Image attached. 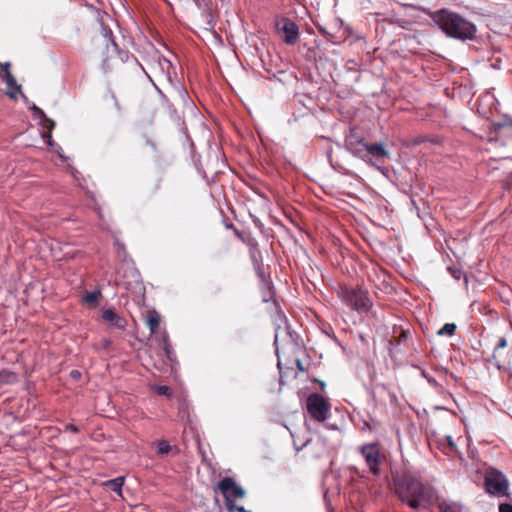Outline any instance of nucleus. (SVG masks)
<instances>
[{
  "instance_id": "1",
  "label": "nucleus",
  "mask_w": 512,
  "mask_h": 512,
  "mask_svg": "<svg viewBox=\"0 0 512 512\" xmlns=\"http://www.w3.org/2000/svg\"><path fill=\"white\" fill-rule=\"evenodd\" d=\"M392 485L394 494L414 510L426 509L436 499L435 489L409 472L393 475Z\"/></svg>"
},
{
  "instance_id": "2",
  "label": "nucleus",
  "mask_w": 512,
  "mask_h": 512,
  "mask_svg": "<svg viewBox=\"0 0 512 512\" xmlns=\"http://www.w3.org/2000/svg\"><path fill=\"white\" fill-rule=\"evenodd\" d=\"M428 15L437 27L449 38L460 41L473 40L476 38V25L456 12L442 8L430 12Z\"/></svg>"
},
{
  "instance_id": "3",
  "label": "nucleus",
  "mask_w": 512,
  "mask_h": 512,
  "mask_svg": "<svg viewBox=\"0 0 512 512\" xmlns=\"http://www.w3.org/2000/svg\"><path fill=\"white\" fill-rule=\"evenodd\" d=\"M346 147L355 157L371 165H375V162L389 157V152L385 149L384 144H369L364 141V138L353 135L346 140Z\"/></svg>"
},
{
  "instance_id": "4",
  "label": "nucleus",
  "mask_w": 512,
  "mask_h": 512,
  "mask_svg": "<svg viewBox=\"0 0 512 512\" xmlns=\"http://www.w3.org/2000/svg\"><path fill=\"white\" fill-rule=\"evenodd\" d=\"M338 297L358 313H367L373 306L369 292L359 286L340 285Z\"/></svg>"
},
{
  "instance_id": "5",
  "label": "nucleus",
  "mask_w": 512,
  "mask_h": 512,
  "mask_svg": "<svg viewBox=\"0 0 512 512\" xmlns=\"http://www.w3.org/2000/svg\"><path fill=\"white\" fill-rule=\"evenodd\" d=\"M95 22L93 24V39L97 41L98 36H101L103 41L102 45L108 48L110 45L116 47V41L113 36L112 28L117 26L116 21L108 13L96 10L94 13Z\"/></svg>"
},
{
  "instance_id": "6",
  "label": "nucleus",
  "mask_w": 512,
  "mask_h": 512,
  "mask_svg": "<svg viewBox=\"0 0 512 512\" xmlns=\"http://www.w3.org/2000/svg\"><path fill=\"white\" fill-rule=\"evenodd\" d=\"M484 486L488 494L503 497L508 495L509 481L498 469L489 467L484 473Z\"/></svg>"
},
{
  "instance_id": "7",
  "label": "nucleus",
  "mask_w": 512,
  "mask_h": 512,
  "mask_svg": "<svg viewBox=\"0 0 512 512\" xmlns=\"http://www.w3.org/2000/svg\"><path fill=\"white\" fill-rule=\"evenodd\" d=\"M359 452L364 458L369 472L374 476L380 475L381 465L384 463L386 457L381 452L379 442L363 444L359 447Z\"/></svg>"
},
{
  "instance_id": "8",
  "label": "nucleus",
  "mask_w": 512,
  "mask_h": 512,
  "mask_svg": "<svg viewBox=\"0 0 512 512\" xmlns=\"http://www.w3.org/2000/svg\"><path fill=\"white\" fill-rule=\"evenodd\" d=\"M306 409L313 420L324 422L330 416L331 404L323 395L312 393L306 399Z\"/></svg>"
},
{
  "instance_id": "9",
  "label": "nucleus",
  "mask_w": 512,
  "mask_h": 512,
  "mask_svg": "<svg viewBox=\"0 0 512 512\" xmlns=\"http://www.w3.org/2000/svg\"><path fill=\"white\" fill-rule=\"evenodd\" d=\"M217 488L224 496L227 509L236 507L235 500L242 499L246 495L245 490L231 477L221 479Z\"/></svg>"
},
{
  "instance_id": "10",
  "label": "nucleus",
  "mask_w": 512,
  "mask_h": 512,
  "mask_svg": "<svg viewBox=\"0 0 512 512\" xmlns=\"http://www.w3.org/2000/svg\"><path fill=\"white\" fill-rule=\"evenodd\" d=\"M275 27L284 43L287 45L297 43L299 39V28L293 20L286 17L278 18L275 22Z\"/></svg>"
},
{
  "instance_id": "11",
  "label": "nucleus",
  "mask_w": 512,
  "mask_h": 512,
  "mask_svg": "<svg viewBox=\"0 0 512 512\" xmlns=\"http://www.w3.org/2000/svg\"><path fill=\"white\" fill-rule=\"evenodd\" d=\"M102 319L109 323L112 327H115L119 330H125L127 326L126 319L116 313L112 308H107L102 311Z\"/></svg>"
},
{
  "instance_id": "12",
  "label": "nucleus",
  "mask_w": 512,
  "mask_h": 512,
  "mask_svg": "<svg viewBox=\"0 0 512 512\" xmlns=\"http://www.w3.org/2000/svg\"><path fill=\"white\" fill-rule=\"evenodd\" d=\"M113 48L117 52V56L122 63H128L133 67L135 71H142L144 74L147 75L145 69L133 54H131L127 50L120 49L117 43L116 47Z\"/></svg>"
},
{
  "instance_id": "13",
  "label": "nucleus",
  "mask_w": 512,
  "mask_h": 512,
  "mask_svg": "<svg viewBox=\"0 0 512 512\" xmlns=\"http://www.w3.org/2000/svg\"><path fill=\"white\" fill-rule=\"evenodd\" d=\"M30 110L33 111V115L39 119L42 120V125L44 128H46L47 130H50L52 131L55 127V122L53 120H51L50 118H48L44 111L42 109H40L39 107H37L35 104H33L31 107H30Z\"/></svg>"
},
{
  "instance_id": "14",
  "label": "nucleus",
  "mask_w": 512,
  "mask_h": 512,
  "mask_svg": "<svg viewBox=\"0 0 512 512\" xmlns=\"http://www.w3.org/2000/svg\"><path fill=\"white\" fill-rule=\"evenodd\" d=\"M258 256H259V252H257V251L251 252V258L254 263L256 275L259 278L260 282L264 283L267 286L268 284H267V279L265 276L264 266H263L262 262L258 260Z\"/></svg>"
},
{
  "instance_id": "15",
  "label": "nucleus",
  "mask_w": 512,
  "mask_h": 512,
  "mask_svg": "<svg viewBox=\"0 0 512 512\" xmlns=\"http://www.w3.org/2000/svg\"><path fill=\"white\" fill-rule=\"evenodd\" d=\"M261 283V288L263 290V296H262V299H263V302H269V301H273L274 305L276 306L277 310H279V307H278V304L276 302V300L274 299V292H273V284L271 281L267 280V286L260 282ZM280 313V311H278Z\"/></svg>"
},
{
  "instance_id": "16",
  "label": "nucleus",
  "mask_w": 512,
  "mask_h": 512,
  "mask_svg": "<svg viewBox=\"0 0 512 512\" xmlns=\"http://www.w3.org/2000/svg\"><path fill=\"white\" fill-rule=\"evenodd\" d=\"M124 480H125V478L123 476H120V477L105 481L103 483V485L105 487L111 489L112 491L118 493L119 495H121Z\"/></svg>"
},
{
  "instance_id": "17",
  "label": "nucleus",
  "mask_w": 512,
  "mask_h": 512,
  "mask_svg": "<svg viewBox=\"0 0 512 512\" xmlns=\"http://www.w3.org/2000/svg\"><path fill=\"white\" fill-rule=\"evenodd\" d=\"M147 325L150 329V332L153 334L157 331L160 325V316L158 313L154 312L148 315L147 317Z\"/></svg>"
},
{
  "instance_id": "18",
  "label": "nucleus",
  "mask_w": 512,
  "mask_h": 512,
  "mask_svg": "<svg viewBox=\"0 0 512 512\" xmlns=\"http://www.w3.org/2000/svg\"><path fill=\"white\" fill-rule=\"evenodd\" d=\"M100 297V291L89 292L83 296V302H85L88 305L95 306L98 303Z\"/></svg>"
},
{
  "instance_id": "19",
  "label": "nucleus",
  "mask_w": 512,
  "mask_h": 512,
  "mask_svg": "<svg viewBox=\"0 0 512 512\" xmlns=\"http://www.w3.org/2000/svg\"><path fill=\"white\" fill-rule=\"evenodd\" d=\"M456 325L454 323H446L439 331L438 335L453 336L456 331Z\"/></svg>"
},
{
  "instance_id": "20",
  "label": "nucleus",
  "mask_w": 512,
  "mask_h": 512,
  "mask_svg": "<svg viewBox=\"0 0 512 512\" xmlns=\"http://www.w3.org/2000/svg\"><path fill=\"white\" fill-rule=\"evenodd\" d=\"M172 450L171 445L166 440H161L157 444V453L159 455H166Z\"/></svg>"
},
{
  "instance_id": "21",
  "label": "nucleus",
  "mask_w": 512,
  "mask_h": 512,
  "mask_svg": "<svg viewBox=\"0 0 512 512\" xmlns=\"http://www.w3.org/2000/svg\"><path fill=\"white\" fill-rule=\"evenodd\" d=\"M16 380V374L13 372L2 371L0 372V383H11Z\"/></svg>"
},
{
  "instance_id": "22",
  "label": "nucleus",
  "mask_w": 512,
  "mask_h": 512,
  "mask_svg": "<svg viewBox=\"0 0 512 512\" xmlns=\"http://www.w3.org/2000/svg\"><path fill=\"white\" fill-rule=\"evenodd\" d=\"M155 392L160 396L170 397L172 395V391L170 387L165 385H158L154 387Z\"/></svg>"
},
{
  "instance_id": "23",
  "label": "nucleus",
  "mask_w": 512,
  "mask_h": 512,
  "mask_svg": "<svg viewBox=\"0 0 512 512\" xmlns=\"http://www.w3.org/2000/svg\"><path fill=\"white\" fill-rule=\"evenodd\" d=\"M506 127H512V118H504L502 121L494 123L495 130H500Z\"/></svg>"
},
{
  "instance_id": "24",
  "label": "nucleus",
  "mask_w": 512,
  "mask_h": 512,
  "mask_svg": "<svg viewBox=\"0 0 512 512\" xmlns=\"http://www.w3.org/2000/svg\"><path fill=\"white\" fill-rule=\"evenodd\" d=\"M3 79L6 81L8 86L20 89V86L17 85L16 80L10 71H6V75H4Z\"/></svg>"
},
{
  "instance_id": "25",
  "label": "nucleus",
  "mask_w": 512,
  "mask_h": 512,
  "mask_svg": "<svg viewBox=\"0 0 512 512\" xmlns=\"http://www.w3.org/2000/svg\"><path fill=\"white\" fill-rule=\"evenodd\" d=\"M313 444V441L312 439H307L304 443H302L301 445H298V443L296 441H294V448L297 452L303 450L305 447H308L310 445Z\"/></svg>"
},
{
  "instance_id": "26",
  "label": "nucleus",
  "mask_w": 512,
  "mask_h": 512,
  "mask_svg": "<svg viewBox=\"0 0 512 512\" xmlns=\"http://www.w3.org/2000/svg\"><path fill=\"white\" fill-rule=\"evenodd\" d=\"M164 350L166 352V355L168 357H170V353H171L172 349H171V345L169 343V339H168L167 335L164 336Z\"/></svg>"
},
{
  "instance_id": "27",
  "label": "nucleus",
  "mask_w": 512,
  "mask_h": 512,
  "mask_svg": "<svg viewBox=\"0 0 512 512\" xmlns=\"http://www.w3.org/2000/svg\"><path fill=\"white\" fill-rule=\"evenodd\" d=\"M499 512H512V504H508V503L500 504Z\"/></svg>"
},
{
  "instance_id": "28",
  "label": "nucleus",
  "mask_w": 512,
  "mask_h": 512,
  "mask_svg": "<svg viewBox=\"0 0 512 512\" xmlns=\"http://www.w3.org/2000/svg\"><path fill=\"white\" fill-rule=\"evenodd\" d=\"M506 346H507L506 338L501 337V338H499L498 343L496 344L495 350L505 348Z\"/></svg>"
},
{
  "instance_id": "29",
  "label": "nucleus",
  "mask_w": 512,
  "mask_h": 512,
  "mask_svg": "<svg viewBox=\"0 0 512 512\" xmlns=\"http://www.w3.org/2000/svg\"><path fill=\"white\" fill-rule=\"evenodd\" d=\"M51 132H52V131L48 130V133H47V134H43V135H42V137H43L44 139H47V140H46V143H47L49 146H51V145L53 144V143H52V136H51Z\"/></svg>"
},
{
  "instance_id": "30",
  "label": "nucleus",
  "mask_w": 512,
  "mask_h": 512,
  "mask_svg": "<svg viewBox=\"0 0 512 512\" xmlns=\"http://www.w3.org/2000/svg\"><path fill=\"white\" fill-rule=\"evenodd\" d=\"M229 512H251V511H247L244 506H238L236 505V507H233L232 509H228Z\"/></svg>"
},
{
  "instance_id": "31",
  "label": "nucleus",
  "mask_w": 512,
  "mask_h": 512,
  "mask_svg": "<svg viewBox=\"0 0 512 512\" xmlns=\"http://www.w3.org/2000/svg\"><path fill=\"white\" fill-rule=\"evenodd\" d=\"M445 440H446L447 445L449 446V448H450L451 450H454V449H455V444H454V441H453L452 437H451V436H447V437L445 438Z\"/></svg>"
},
{
  "instance_id": "32",
  "label": "nucleus",
  "mask_w": 512,
  "mask_h": 512,
  "mask_svg": "<svg viewBox=\"0 0 512 512\" xmlns=\"http://www.w3.org/2000/svg\"><path fill=\"white\" fill-rule=\"evenodd\" d=\"M70 376L73 378V379H79L81 377V373L78 371V370H72L70 372Z\"/></svg>"
},
{
  "instance_id": "33",
  "label": "nucleus",
  "mask_w": 512,
  "mask_h": 512,
  "mask_svg": "<svg viewBox=\"0 0 512 512\" xmlns=\"http://www.w3.org/2000/svg\"><path fill=\"white\" fill-rule=\"evenodd\" d=\"M408 337H409V332H408V331H404V330H403V331L401 332V334H400V338H399V340H400V341H404V340H406Z\"/></svg>"
},
{
  "instance_id": "34",
  "label": "nucleus",
  "mask_w": 512,
  "mask_h": 512,
  "mask_svg": "<svg viewBox=\"0 0 512 512\" xmlns=\"http://www.w3.org/2000/svg\"><path fill=\"white\" fill-rule=\"evenodd\" d=\"M427 381H428L431 385H433L435 388L440 387V385L438 384V382H437L434 378H432V377L427 378Z\"/></svg>"
},
{
  "instance_id": "35",
  "label": "nucleus",
  "mask_w": 512,
  "mask_h": 512,
  "mask_svg": "<svg viewBox=\"0 0 512 512\" xmlns=\"http://www.w3.org/2000/svg\"><path fill=\"white\" fill-rule=\"evenodd\" d=\"M506 186L508 188H512V173L508 176V178L506 180Z\"/></svg>"
},
{
  "instance_id": "36",
  "label": "nucleus",
  "mask_w": 512,
  "mask_h": 512,
  "mask_svg": "<svg viewBox=\"0 0 512 512\" xmlns=\"http://www.w3.org/2000/svg\"><path fill=\"white\" fill-rule=\"evenodd\" d=\"M67 429L70 430L71 432H74V433L78 432V428L75 425H73V424L68 425Z\"/></svg>"
},
{
  "instance_id": "37",
  "label": "nucleus",
  "mask_w": 512,
  "mask_h": 512,
  "mask_svg": "<svg viewBox=\"0 0 512 512\" xmlns=\"http://www.w3.org/2000/svg\"><path fill=\"white\" fill-rule=\"evenodd\" d=\"M4 75H6V71H10V64L5 63L3 66Z\"/></svg>"
},
{
  "instance_id": "38",
  "label": "nucleus",
  "mask_w": 512,
  "mask_h": 512,
  "mask_svg": "<svg viewBox=\"0 0 512 512\" xmlns=\"http://www.w3.org/2000/svg\"><path fill=\"white\" fill-rule=\"evenodd\" d=\"M441 512H456V511L452 507L447 506V507L443 508Z\"/></svg>"
},
{
  "instance_id": "39",
  "label": "nucleus",
  "mask_w": 512,
  "mask_h": 512,
  "mask_svg": "<svg viewBox=\"0 0 512 512\" xmlns=\"http://www.w3.org/2000/svg\"><path fill=\"white\" fill-rule=\"evenodd\" d=\"M461 271H455L453 272V276L456 278V279H460V276H461Z\"/></svg>"
},
{
  "instance_id": "40",
  "label": "nucleus",
  "mask_w": 512,
  "mask_h": 512,
  "mask_svg": "<svg viewBox=\"0 0 512 512\" xmlns=\"http://www.w3.org/2000/svg\"><path fill=\"white\" fill-rule=\"evenodd\" d=\"M147 144L151 145L152 147L155 146L154 143L151 140H149V139H147Z\"/></svg>"
},
{
  "instance_id": "41",
  "label": "nucleus",
  "mask_w": 512,
  "mask_h": 512,
  "mask_svg": "<svg viewBox=\"0 0 512 512\" xmlns=\"http://www.w3.org/2000/svg\"><path fill=\"white\" fill-rule=\"evenodd\" d=\"M320 387H321V389L323 390V389H324V387H325V383H324V382H320Z\"/></svg>"
},
{
  "instance_id": "42",
  "label": "nucleus",
  "mask_w": 512,
  "mask_h": 512,
  "mask_svg": "<svg viewBox=\"0 0 512 512\" xmlns=\"http://www.w3.org/2000/svg\"><path fill=\"white\" fill-rule=\"evenodd\" d=\"M315 444H316V445H322V446H323V443H322L320 440H317V441L315 442Z\"/></svg>"
},
{
  "instance_id": "43",
  "label": "nucleus",
  "mask_w": 512,
  "mask_h": 512,
  "mask_svg": "<svg viewBox=\"0 0 512 512\" xmlns=\"http://www.w3.org/2000/svg\"><path fill=\"white\" fill-rule=\"evenodd\" d=\"M422 375H423V377H425L426 379H427V378H429V377L427 376V374H426V372H425V371H422Z\"/></svg>"
},
{
  "instance_id": "44",
  "label": "nucleus",
  "mask_w": 512,
  "mask_h": 512,
  "mask_svg": "<svg viewBox=\"0 0 512 512\" xmlns=\"http://www.w3.org/2000/svg\"><path fill=\"white\" fill-rule=\"evenodd\" d=\"M9 96H10L11 98H15L14 93H9Z\"/></svg>"
}]
</instances>
